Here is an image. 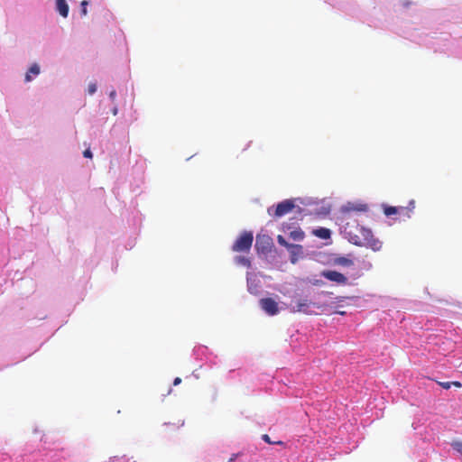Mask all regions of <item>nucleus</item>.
Masks as SVG:
<instances>
[{"instance_id":"1","label":"nucleus","mask_w":462,"mask_h":462,"mask_svg":"<svg viewBox=\"0 0 462 462\" xmlns=\"http://www.w3.org/2000/svg\"><path fill=\"white\" fill-rule=\"evenodd\" d=\"M359 236H356L351 239V242L356 245L366 246L372 248L374 251H378L382 247V243L374 237L372 231L368 228L361 226L358 228Z\"/></svg>"},{"instance_id":"2","label":"nucleus","mask_w":462,"mask_h":462,"mask_svg":"<svg viewBox=\"0 0 462 462\" xmlns=\"http://www.w3.org/2000/svg\"><path fill=\"white\" fill-rule=\"evenodd\" d=\"M253 241V233L250 231H245L235 241V243L232 245V250L237 253L249 252L252 247Z\"/></svg>"},{"instance_id":"3","label":"nucleus","mask_w":462,"mask_h":462,"mask_svg":"<svg viewBox=\"0 0 462 462\" xmlns=\"http://www.w3.org/2000/svg\"><path fill=\"white\" fill-rule=\"evenodd\" d=\"M415 208V202L414 200L410 201V207L404 208V207H393V206H387L384 208L383 212L387 217H390L392 215L395 214H402L403 216H406L408 217H411V212Z\"/></svg>"},{"instance_id":"4","label":"nucleus","mask_w":462,"mask_h":462,"mask_svg":"<svg viewBox=\"0 0 462 462\" xmlns=\"http://www.w3.org/2000/svg\"><path fill=\"white\" fill-rule=\"evenodd\" d=\"M260 307L270 316L278 314V303L273 298H263L260 300Z\"/></svg>"},{"instance_id":"5","label":"nucleus","mask_w":462,"mask_h":462,"mask_svg":"<svg viewBox=\"0 0 462 462\" xmlns=\"http://www.w3.org/2000/svg\"><path fill=\"white\" fill-rule=\"evenodd\" d=\"M294 207L295 205L292 200L285 199L276 206L273 215L276 217H281L290 213L294 208Z\"/></svg>"},{"instance_id":"6","label":"nucleus","mask_w":462,"mask_h":462,"mask_svg":"<svg viewBox=\"0 0 462 462\" xmlns=\"http://www.w3.org/2000/svg\"><path fill=\"white\" fill-rule=\"evenodd\" d=\"M282 229H283V231L288 232L289 237L294 241H301L305 237V234L300 229V227H299V226L293 227L289 223L283 224Z\"/></svg>"},{"instance_id":"7","label":"nucleus","mask_w":462,"mask_h":462,"mask_svg":"<svg viewBox=\"0 0 462 462\" xmlns=\"http://www.w3.org/2000/svg\"><path fill=\"white\" fill-rule=\"evenodd\" d=\"M272 238L268 236H257L255 248L257 252L267 253L271 250L272 247Z\"/></svg>"},{"instance_id":"8","label":"nucleus","mask_w":462,"mask_h":462,"mask_svg":"<svg viewBox=\"0 0 462 462\" xmlns=\"http://www.w3.org/2000/svg\"><path fill=\"white\" fill-rule=\"evenodd\" d=\"M322 276L327 280L334 282L337 284H346L347 282V278L343 273L337 271H324L322 273Z\"/></svg>"},{"instance_id":"9","label":"nucleus","mask_w":462,"mask_h":462,"mask_svg":"<svg viewBox=\"0 0 462 462\" xmlns=\"http://www.w3.org/2000/svg\"><path fill=\"white\" fill-rule=\"evenodd\" d=\"M56 9L62 17L68 16L69 5L65 0H56Z\"/></svg>"},{"instance_id":"10","label":"nucleus","mask_w":462,"mask_h":462,"mask_svg":"<svg viewBox=\"0 0 462 462\" xmlns=\"http://www.w3.org/2000/svg\"><path fill=\"white\" fill-rule=\"evenodd\" d=\"M277 241H278L279 245H282V246H284L286 248L287 247H291V248H293V249H297L298 253H301L302 252V246L301 245H293V244L288 243L286 241V239L282 236H281V235H279L277 236Z\"/></svg>"},{"instance_id":"11","label":"nucleus","mask_w":462,"mask_h":462,"mask_svg":"<svg viewBox=\"0 0 462 462\" xmlns=\"http://www.w3.org/2000/svg\"><path fill=\"white\" fill-rule=\"evenodd\" d=\"M31 73L37 76L40 73V67L38 64H33L29 69V71L25 75V81L29 82L32 80Z\"/></svg>"},{"instance_id":"12","label":"nucleus","mask_w":462,"mask_h":462,"mask_svg":"<svg viewBox=\"0 0 462 462\" xmlns=\"http://www.w3.org/2000/svg\"><path fill=\"white\" fill-rule=\"evenodd\" d=\"M314 234L322 239H328L330 237V230L328 228L321 227L314 231Z\"/></svg>"},{"instance_id":"13","label":"nucleus","mask_w":462,"mask_h":462,"mask_svg":"<svg viewBox=\"0 0 462 462\" xmlns=\"http://www.w3.org/2000/svg\"><path fill=\"white\" fill-rule=\"evenodd\" d=\"M336 263L342 266H352L354 264L353 261L347 257H338L336 259Z\"/></svg>"},{"instance_id":"14","label":"nucleus","mask_w":462,"mask_h":462,"mask_svg":"<svg viewBox=\"0 0 462 462\" xmlns=\"http://www.w3.org/2000/svg\"><path fill=\"white\" fill-rule=\"evenodd\" d=\"M235 261L237 264L244 265L248 268L251 266V262L247 257L236 256Z\"/></svg>"},{"instance_id":"15","label":"nucleus","mask_w":462,"mask_h":462,"mask_svg":"<svg viewBox=\"0 0 462 462\" xmlns=\"http://www.w3.org/2000/svg\"><path fill=\"white\" fill-rule=\"evenodd\" d=\"M287 249L289 250V252L291 254V262L292 263H295L297 262V260H298V256L300 254H301L302 252L301 253H298L297 249H293V248H291V247H287Z\"/></svg>"},{"instance_id":"16","label":"nucleus","mask_w":462,"mask_h":462,"mask_svg":"<svg viewBox=\"0 0 462 462\" xmlns=\"http://www.w3.org/2000/svg\"><path fill=\"white\" fill-rule=\"evenodd\" d=\"M262 439H263V441H265V442H267V443H269V444H278V445L282 444V441H275V442H273V441L271 440V439H270V437H269V435H268V434H263V435L262 436Z\"/></svg>"},{"instance_id":"17","label":"nucleus","mask_w":462,"mask_h":462,"mask_svg":"<svg viewBox=\"0 0 462 462\" xmlns=\"http://www.w3.org/2000/svg\"><path fill=\"white\" fill-rule=\"evenodd\" d=\"M452 447L455 450L462 455V441H455L452 443Z\"/></svg>"},{"instance_id":"18","label":"nucleus","mask_w":462,"mask_h":462,"mask_svg":"<svg viewBox=\"0 0 462 462\" xmlns=\"http://www.w3.org/2000/svg\"><path fill=\"white\" fill-rule=\"evenodd\" d=\"M88 1L84 0L81 2L80 5H81V14L82 15H86L88 11H87V6H88Z\"/></svg>"},{"instance_id":"19","label":"nucleus","mask_w":462,"mask_h":462,"mask_svg":"<svg viewBox=\"0 0 462 462\" xmlns=\"http://www.w3.org/2000/svg\"><path fill=\"white\" fill-rule=\"evenodd\" d=\"M97 90V85L95 83H91L88 87V92L89 95H93Z\"/></svg>"},{"instance_id":"20","label":"nucleus","mask_w":462,"mask_h":462,"mask_svg":"<svg viewBox=\"0 0 462 462\" xmlns=\"http://www.w3.org/2000/svg\"><path fill=\"white\" fill-rule=\"evenodd\" d=\"M439 384L444 389H449L451 387V382H439Z\"/></svg>"},{"instance_id":"21","label":"nucleus","mask_w":462,"mask_h":462,"mask_svg":"<svg viewBox=\"0 0 462 462\" xmlns=\"http://www.w3.org/2000/svg\"><path fill=\"white\" fill-rule=\"evenodd\" d=\"M248 291L251 292V293H254V294H256L258 292L257 291V287L256 285L255 286H253L251 283L248 282Z\"/></svg>"},{"instance_id":"22","label":"nucleus","mask_w":462,"mask_h":462,"mask_svg":"<svg viewBox=\"0 0 462 462\" xmlns=\"http://www.w3.org/2000/svg\"><path fill=\"white\" fill-rule=\"evenodd\" d=\"M83 156L91 159L93 155L91 151L89 149H87L83 152Z\"/></svg>"},{"instance_id":"23","label":"nucleus","mask_w":462,"mask_h":462,"mask_svg":"<svg viewBox=\"0 0 462 462\" xmlns=\"http://www.w3.org/2000/svg\"><path fill=\"white\" fill-rule=\"evenodd\" d=\"M451 385H454L458 388H460L462 386L461 383L457 382V381L451 382Z\"/></svg>"},{"instance_id":"24","label":"nucleus","mask_w":462,"mask_h":462,"mask_svg":"<svg viewBox=\"0 0 462 462\" xmlns=\"http://www.w3.org/2000/svg\"><path fill=\"white\" fill-rule=\"evenodd\" d=\"M181 383V379L180 377H176L173 381L174 385H178Z\"/></svg>"},{"instance_id":"25","label":"nucleus","mask_w":462,"mask_h":462,"mask_svg":"<svg viewBox=\"0 0 462 462\" xmlns=\"http://www.w3.org/2000/svg\"><path fill=\"white\" fill-rule=\"evenodd\" d=\"M237 457V454H233L227 462H235Z\"/></svg>"},{"instance_id":"26","label":"nucleus","mask_w":462,"mask_h":462,"mask_svg":"<svg viewBox=\"0 0 462 462\" xmlns=\"http://www.w3.org/2000/svg\"><path fill=\"white\" fill-rule=\"evenodd\" d=\"M371 268H372V263H367L365 264V269H366V270H370Z\"/></svg>"},{"instance_id":"27","label":"nucleus","mask_w":462,"mask_h":462,"mask_svg":"<svg viewBox=\"0 0 462 462\" xmlns=\"http://www.w3.org/2000/svg\"><path fill=\"white\" fill-rule=\"evenodd\" d=\"M115 97H116V91H115V90H113V91L110 93V97H111L112 99H114V98H115Z\"/></svg>"},{"instance_id":"28","label":"nucleus","mask_w":462,"mask_h":462,"mask_svg":"<svg viewBox=\"0 0 462 462\" xmlns=\"http://www.w3.org/2000/svg\"><path fill=\"white\" fill-rule=\"evenodd\" d=\"M272 209H273L272 208H268V213H269V215H272V214H273V213H272Z\"/></svg>"}]
</instances>
